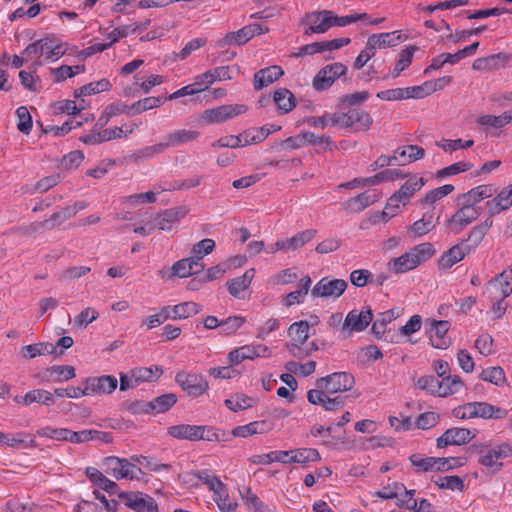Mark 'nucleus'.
<instances>
[{
    "label": "nucleus",
    "instance_id": "obj_38",
    "mask_svg": "<svg viewBox=\"0 0 512 512\" xmlns=\"http://www.w3.org/2000/svg\"><path fill=\"white\" fill-rule=\"evenodd\" d=\"M492 225L493 220L487 218L484 222L474 226L470 230L468 237L465 240H463L464 244L469 245L470 248L477 247L481 243L489 229L492 227Z\"/></svg>",
    "mask_w": 512,
    "mask_h": 512
},
{
    "label": "nucleus",
    "instance_id": "obj_7",
    "mask_svg": "<svg viewBox=\"0 0 512 512\" xmlns=\"http://www.w3.org/2000/svg\"><path fill=\"white\" fill-rule=\"evenodd\" d=\"M118 498L126 507L135 512H159L154 498L143 492H120Z\"/></svg>",
    "mask_w": 512,
    "mask_h": 512
},
{
    "label": "nucleus",
    "instance_id": "obj_53",
    "mask_svg": "<svg viewBox=\"0 0 512 512\" xmlns=\"http://www.w3.org/2000/svg\"><path fill=\"white\" fill-rule=\"evenodd\" d=\"M200 435L202 437L200 440H206V441H230L231 440V434L225 430L217 429L211 426H202L200 429Z\"/></svg>",
    "mask_w": 512,
    "mask_h": 512
},
{
    "label": "nucleus",
    "instance_id": "obj_46",
    "mask_svg": "<svg viewBox=\"0 0 512 512\" xmlns=\"http://www.w3.org/2000/svg\"><path fill=\"white\" fill-rule=\"evenodd\" d=\"M288 455H290V452L287 451H271L267 454L254 455L251 457L250 461L256 465H268L273 462L287 464Z\"/></svg>",
    "mask_w": 512,
    "mask_h": 512
},
{
    "label": "nucleus",
    "instance_id": "obj_10",
    "mask_svg": "<svg viewBox=\"0 0 512 512\" xmlns=\"http://www.w3.org/2000/svg\"><path fill=\"white\" fill-rule=\"evenodd\" d=\"M373 320L370 306H365L361 311L351 310L342 323V332L350 335L352 332L364 331Z\"/></svg>",
    "mask_w": 512,
    "mask_h": 512
},
{
    "label": "nucleus",
    "instance_id": "obj_41",
    "mask_svg": "<svg viewBox=\"0 0 512 512\" xmlns=\"http://www.w3.org/2000/svg\"><path fill=\"white\" fill-rule=\"evenodd\" d=\"M425 185V180L422 177L413 176L409 178L397 191L403 199V205H405L414 193L420 190Z\"/></svg>",
    "mask_w": 512,
    "mask_h": 512
},
{
    "label": "nucleus",
    "instance_id": "obj_45",
    "mask_svg": "<svg viewBox=\"0 0 512 512\" xmlns=\"http://www.w3.org/2000/svg\"><path fill=\"white\" fill-rule=\"evenodd\" d=\"M434 227L433 212L427 211L423 214V217L415 221L409 229L413 232L414 236L420 237L430 232Z\"/></svg>",
    "mask_w": 512,
    "mask_h": 512
},
{
    "label": "nucleus",
    "instance_id": "obj_13",
    "mask_svg": "<svg viewBox=\"0 0 512 512\" xmlns=\"http://www.w3.org/2000/svg\"><path fill=\"white\" fill-rule=\"evenodd\" d=\"M329 10H320L306 13L302 19V23L308 27L305 29V35L312 33H325L331 28L329 22Z\"/></svg>",
    "mask_w": 512,
    "mask_h": 512
},
{
    "label": "nucleus",
    "instance_id": "obj_15",
    "mask_svg": "<svg viewBox=\"0 0 512 512\" xmlns=\"http://www.w3.org/2000/svg\"><path fill=\"white\" fill-rule=\"evenodd\" d=\"M430 325V342L434 348L446 349L450 345V340L446 337L450 329V323L446 320H428L426 325Z\"/></svg>",
    "mask_w": 512,
    "mask_h": 512
},
{
    "label": "nucleus",
    "instance_id": "obj_48",
    "mask_svg": "<svg viewBox=\"0 0 512 512\" xmlns=\"http://www.w3.org/2000/svg\"><path fill=\"white\" fill-rule=\"evenodd\" d=\"M198 478L200 485H206L213 494H219L221 490H225V484L217 476L211 474L208 469L199 470Z\"/></svg>",
    "mask_w": 512,
    "mask_h": 512
},
{
    "label": "nucleus",
    "instance_id": "obj_56",
    "mask_svg": "<svg viewBox=\"0 0 512 512\" xmlns=\"http://www.w3.org/2000/svg\"><path fill=\"white\" fill-rule=\"evenodd\" d=\"M309 324L307 321H299L290 325L288 329L289 336L296 342L304 344L308 337Z\"/></svg>",
    "mask_w": 512,
    "mask_h": 512
},
{
    "label": "nucleus",
    "instance_id": "obj_54",
    "mask_svg": "<svg viewBox=\"0 0 512 512\" xmlns=\"http://www.w3.org/2000/svg\"><path fill=\"white\" fill-rule=\"evenodd\" d=\"M165 151V147L163 145V142L146 146L144 148H141L139 150H136L132 153L130 158L134 160L135 162L148 160L153 158L155 155L160 154Z\"/></svg>",
    "mask_w": 512,
    "mask_h": 512
},
{
    "label": "nucleus",
    "instance_id": "obj_3",
    "mask_svg": "<svg viewBox=\"0 0 512 512\" xmlns=\"http://www.w3.org/2000/svg\"><path fill=\"white\" fill-rule=\"evenodd\" d=\"M248 110L244 104H225L206 109L201 114V121L206 125L218 124L244 114Z\"/></svg>",
    "mask_w": 512,
    "mask_h": 512
},
{
    "label": "nucleus",
    "instance_id": "obj_11",
    "mask_svg": "<svg viewBox=\"0 0 512 512\" xmlns=\"http://www.w3.org/2000/svg\"><path fill=\"white\" fill-rule=\"evenodd\" d=\"M510 456H512V447L508 443H502L494 447L489 446L486 453L478 458V462L482 466L492 468L493 472H498L503 467V463L498 460Z\"/></svg>",
    "mask_w": 512,
    "mask_h": 512
},
{
    "label": "nucleus",
    "instance_id": "obj_59",
    "mask_svg": "<svg viewBox=\"0 0 512 512\" xmlns=\"http://www.w3.org/2000/svg\"><path fill=\"white\" fill-rule=\"evenodd\" d=\"M481 379L490 382L496 386H500L505 382V372L499 367H489L484 369L480 375Z\"/></svg>",
    "mask_w": 512,
    "mask_h": 512
},
{
    "label": "nucleus",
    "instance_id": "obj_34",
    "mask_svg": "<svg viewBox=\"0 0 512 512\" xmlns=\"http://www.w3.org/2000/svg\"><path fill=\"white\" fill-rule=\"evenodd\" d=\"M163 373L162 367L155 365L153 367H138L131 370V378L135 385L140 382H152L157 380Z\"/></svg>",
    "mask_w": 512,
    "mask_h": 512
},
{
    "label": "nucleus",
    "instance_id": "obj_9",
    "mask_svg": "<svg viewBox=\"0 0 512 512\" xmlns=\"http://www.w3.org/2000/svg\"><path fill=\"white\" fill-rule=\"evenodd\" d=\"M348 283L344 279H329L323 277L311 289L313 298H333L337 299L347 289Z\"/></svg>",
    "mask_w": 512,
    "mask_h": 512
},
{
    "label": "nucleus",
    "instance_id": "obj_55",
    "mask_svg": "<svg viewBox=\"0 0 512 512\" xmlns=\"http://www.w3.org/2000/svg\"><path fill=\"white\" fill-rule=\"evenodd\" d=\"M483 295L490 301H504L507 298V292H503L498 279H491L486 283Z\"/></svg>",
    "mask_w": 512,
    "mask_h": 512
},
{
    "label": "nucleus",
    "instance_id": "obj_21",
    "mask_svg": "<svg viewBox=\"0 0 512 512\" xmlns=\"http://www.w3.org/2000/svg\"><path fill=\"white\" fill-rule=\"evenodd\" d=\"M176 402L177 396L173 393H167L158 396L149 402H138L136 405L142 406L144 413H164L168 411Z\"/></svg>",
    "mask_w": 512,
    "mask_h": 512
},
{
    "label": "nucleus",
    "instance_id": "obj_2",
    "mask_svg": "<svg viewBox=\"0 0 512 512\" xmlns=\"http://www.w3.org/2000/svg\"><path fill=\"white\" fill-rule=\"evenodd\" d=\"M329 121L332 126H338L344 129L353 128L355 131L368 130L373 124L371 115L358 108L350 109L345 113H332L329 117Z\"/></svg>",
    "mask_w": 512,
    "mask_h": 512
},
{
    "label": "nucleus",
    "instance_id": "obj_44",
    "mask_svg": "<svg viewBox=\"0 0 512 512\" xmlns=\"http://www.w3.org/2000/svg\"><path fill=\"white\" fill-rule=\"evenodd\" d=\"M201 305L195 302H183L172 307V319H186L198 314L201 311Z\"/></svg>",
    "mask_w": 512,
    "mask_h": 512
},
{
    "label": "nucleus",
    "instance_id": "obj_43",
    "mask_svg": "<svg viewBox=\"0 0 512 512\" xmlns=\"http://www.w3.org/2000/svg\"><path fill=\"white\" fill-rule=\"evenodd\" d=\"M34 402L43 405H51L54 403L53 394L43 389H35L27 392L22 397V403L26 406Z\"/></svg>",
    "mask_w": 512,
    "mask_h": 512
},
{
    "label": "nucleus",
    "instance_id": "obj_12",
    "mask_svg": "<svg viewBox=\"0 0 512 512\" xmlns=\"http://www.w3.org/2000/svg\"><path fill=\"white\" fill-rule=\"evenodd\" d=\"M481 214V208L460 207L446 222L447 228L454 234L460 233Z\"/></svg>",
    "mask_w": 512,
    "mask_h": 512
},
{
    "label": "nucleus",
    "instance_id": "obj_51",
    "mask_svg": "<svg viewBox=\"0 0 512 512\" xmlns=\"http://www.w3.org/2000/svg\"><path fill=\"white\" fill-rule=\"evenodd\" d=\"M251 38H252L251 29L248 28V26H245L236 32L228 33L219 42V46L230 45V44L242 45V44H245Z\"/></svg>",
    "mask_w": 512,
    "mask_h": 512
},
{
    "label": "nucleus",
    "instance_id": "obj_18",
    "mask_svg": "<svg viewBox=\"0 0 512 512\" xmlns=\"http://www.w3.org/2000/svg\"><path fill=\"white\" fill-rule=\"evenodd\" d=\"M268 352V347L264 345H245L232 350L228 359L230 364H239L245 359H254L255 357H264Z\"/></svg>",
    "mask_w": 512,
    "mask_h": 512
},
{
    "label": "nucleus",
    "instance_id": "obj_32",
    "mask_svg": "<svg viewBox=\"0 0 512 512\" xmlns=\"http://www.w3.org/2000/svg\"><path fill=\"white\" fill-rule=\"evenodd\" d=\"M288 452H290V455H288L287 464H306L308 462H317L321 459L318 450L315 448H298Z\"/></svg>",
    "mask_w": 512,
    "mask_h": 512
},
{
    "label": "nucleus",
    "instance_id": "obj_36",
    "mask_svg": "<svg viewBox=\"0 0 512 512\" xmlns=\"http://www.w3.org/2000/svg\"><path fill=\"white\" fill-rule=\"evenodd\" d=\"M51 37H45L29 44L23 51V54L27 58L39 59L41 56H45L49 60Z\"/></svg>",
    "mask_w": 512,
    "mask_h": 512
},
{
    "label": "nucleus",
    "instance_id": "obj_42",
    "mask_svg": "<svg viewBox=\"0 0 512 512\" xmlns=\"http://www.w3.org/2000/svg\"><path fill=\"white\" fill-rule=\"evenodd\" d=\"M110 86H111V84H110L109 80L103 78L99 81L91 82V83H88L86 85H83V86L77 88L74 91V97L80 98L82 96H88V95H93V94H97L100 92H104V91L109 90Z\"/></svg>",
    "mask_w": 512,
    "mask_h": 512
},
{
    "label": "nucleus",
    "instance_id": "obj_28",
    "mask_svg": "<svg viewBox=\"0 0 512 512\" xmlns=\"http://www.w3.org/2000/svg\"><path fill=\"white\" fill-rule=\"evenodd\" d=\"M85 473L94 485H97L109 495H118V485L114 481L108 479L102 472L94 467H87Z\"/></svg>",
    "mask_w": 512,
    "mask_h": 512
},
{
    "label": "nucleus",
    "instance_id": "obj_24",
    "mask_svg": "<svg viewBox=\"0 0 512 512\" xmlns=\"http://www.w3.org/2000/svg\"><path fill=\"white\" fill-rule=\"evenodd\" d=\"M416 386L419 389L438 397L450 396L453 391L451 388L444 389V386L440 383V379L434 375H426L418 378Z\"/></svg>",
    "mask_w": 512,
    "mask_h": 512
},
{
    "label": "nucleus",
    "instance_id": "obj_61",
    "mask_svg": "<svg viewBox=\"0 0 512 512\" xmlns=\"http://www.w3.org/2000/svg\"><path fill=\"white\" fill-rule=\"evenodd\" d=\"M454 191V186L451 184H446L441 187L435 188L433 190H430L427 192L424 196V198L421 200L422 203L425 204H434L438 200L442 199L443 197L447 196L451 192Z\"/></svg>",
    "mask_w": 512,
    "mask_h": 512
},
{
    "label": "nucleus",
    "instance_id": "obj_4",
    "mask_svg": "<svg viewBox=\"0 0 512 512\" xmlns=\"http://www.w3.org/2000/svg\"><path fill=\"white\" fill-rule=\"evenodd\" d=\"M102 466L104 472L117 480L129 478L134 479L137 477L136 472L142 473L141 469L136 465L130 463L125 458L116 456H109L103 459Z\"/></svg>",
    "mask_w": 512,
    "mask_h": 512
},
{
    "label": "nucleus",
    "instance_id": "obj_57",
    "mask_svg": "<svg viewBox=\"0 0 512 512\" xmlns=\"http://www.w3.org/2000/svg\"><path fill=\"white\" fill-rule=\"evenodd\" d=\"M165 98L159 97H146L141 99L129 106V110H132V114H139L144 111L160 106Z\"/></svg>",
    "mask_w": 512,
    "mask_h": 512
},
{
    "label": "nucleus",
    "instance_id": "obj_26",
    "mask_svg": "<svg viewBox=\"0 0 512 512\" xmlns=\"http://www.w3.org/2000/svg\"><path fill=\"white\" fill-rule=\"evenodd\" d=\"M201 425L179 424L168 428V434L176 439L199 441Z\"/></svg>",
    "mask_w": 512,
    "mask_h": 512
},
{
    "label": "nucleus",
    "instance_id": "obj_40",
    "mask_svg": "<svg viewBox=\"0 0 512 512\" xmlns=\"http://www.w3.org/2000/svg\"><path fill=\"white\" fill-rule=\"evenodd\" d=\"M398 317V312L395 309H390L378 314L376 320L372 324L371 331L378 338H382L385 333L386 325L391 323Z\"/></svg>",
    "mask_w": 512,
    "mask_h": 512
},
{
    "label": "nucleus",
    "instance_id": "obj_8",
    "mask_svg": "<svg viewBox=\"0 0 512 512\" xmlns=\"http://www.w3.org/2000/svg\"><path fill=\"white\" fill-rule=\"evenodd\" d=\"M347 66L340 62H335L324 66L315 75L312 86L316 91H324L330 88L336 79L345 75Z\"/></svg>",
    "mask_w": 512,
    "mask_h": 512
},
{
    "label": "nucleus",
    "instance_id": "obj_39",
    "mask_svg": "<svg viewBox=\"0 0 512 512\" xmlns=\"http://www.w3.org/2000/svg\"><path fill=\"white\" fill-rule=\"evenodd\" d=\"M317 234L316 229H307L298 232L288 239H284L286 245V252L295 251L303 247L306 243L310 242Z\"/></svg>",
    "mask_w": 512,
    "mask_h": 512
},
{
    "label": "nucleus",
    "instance_id": "obj_33",
    "mask_svg": "<svg viewBox=\"0 0 512 512\" xmlns=\"http://www.w3.org/2000/svg\"><path fill=\"white\" fill-rule=\"evenodd\" d=\"M370 45L374 48L383 49L396 46L402 40L400 31L372 34L369 36Z\"/></svg>",
    "mask_w": 512,
    "mask_h": 512
},
{
    "label": "nucleus",
    "instance_id": "obj_31",
    "mask_svg": "<svg viewBox=\"0 0 512 512\" xmlns=\"http://www.w3.org/2000/svg\"><path fill=\"white\" fill-rule=\"evenodd\" d=\"M273 101L281 114H286L296 106V98L287 88H279L274 92Z\"/></svg>",
    "mask_w": 512,
    "mask_h": 512
},
{
    "label": "nucleus",
    "instance_id": "obj_63",
    "mask_svg": "<svg viewBox=\"0 0 512 512\" xmlns=\"http://www.w3.org/2000/svg\"><path fill=\"white\" fill-rule=\"evenodd\" d=\"M245 321V318L242 316H230L220 321V331L224 335H231L236 332Z\"/></svg>",
    "mask_w": 512,
    "mask_h": 512
},
{
    "label": "nucleus",
    "instance_id": "obj_49",
    "mask_svg": "<svg viewBox=\"0 0 512 512\" xmlns=\"http://www.w3.org/2000/svg\"><path fill=\"white\" fill-rule=\"evenodd\" d=\"M476 122L480 126H489L497 129L502 128L511 122V113L504 112L499 116L482 115L477 118Z\"/></svg>",
    "mask_w": 512,
    "mask_h": 512
},
{
    "label": "nucleus",
    "instance_id": "obj_25",
    "mask_svg": "<svg viewBox=\"0 0 512 512\" xmlns=\"http://www.w3.org/2000/svg\"><path fill=\"white\" fill-rule=\"evenodd\" d=\"M272 429V423L266 420L253 421L246 425L235 427L231 432L232 437H248L255 434L267 433Z\"/></svg>",
    "mask_w": 512,
    "mask_h": 512
},
{
    "label": "nucleus",
    "instance_id": "obj_14",
    "mask_svg": "<svg viewBox=\"0 0 512 512\" xmlns=\"http://www.w3.org/2000/svg\"><path fill=\"white\" fill-rule=\"evenodd\" d=\"M475 437L467 428L453 427L447 429L440 437L437 438V447L444 448L450 445H464Z\"/></svg>",
    "mask_w": 512,
    "mask_h": 512
},
{
    "label": "nucleus",
    "instance_id": "obj_6",
    "mask_svg": "<svg viewBox=\"0 0 512 512\" xmlns=\"http://www.w3.org/2000/svg\"><path fill=\"white\" fill-rule=\"evenodd\" d=\"M354 384L355 379L353 375L348 372H334L316 381V387L325 389L329 394L349 391Z\"/></svg>",
    "mask_w": 512,
    "mask_h": 512
},
{
    "label": "nucleus",
    "instance_id": "obj_60",
    "mask_svg": "<svg viewBox=\"0 0 512 512\" xmlns=\"http://www.w3.org/2000/svg\"><path fill=\"white\" fill-rule=\"evenodd\" d=\"M435 484L440 489H449L453 491H463L465 488L463 479L456 475L439 477L437 480H435Z\"/></svg>",
    "mask_w": 512,
    "mask_h": 512
},
{
    "label": "nucleus",
    "instance_id": "obj_19",
    "mask_svg": "<svg viewBox=\"0 0 512 512\" xmlns=\"http://www.w3.org/2000/svg\"><path fill=\"white\" fill-rule=\"evenodd\" d=\"M379 198V194L376 190L365 191L356 197L349 198L343 207L346 211L351 213H360L368 206L375 203Z\"/></svg>",
    "mask_w": 512,
    "mask_h": 512
},
{
    "label": "nucleus",
    "instance_id": "obj_58",
    "mask_svg": "<svg viewBox=\"0 0 512 512\" xmlns=\"http://www.w3.org/2000/svg\"><path fill=\"white\" fill-rule=\"evenodd\" d=\"M410 462L414 467L421 472L436 471L437 458L436 457H422L420 454H412L409 457Z\"/></svg>",
    "mask_w": 512,
    "mask_h": 512
},
{
    "label": "nucleus",
    "instance_id": "obj_62",
    "mask_svg": "<svg viewBox=\"0 0 512 512\" xmlns=\"http://www.w3.org/2000/svg\"><path fill=\"white\" fill-rule=\"evenodd\" d=\"M16 116L18 119L17 128L24 134H29L32 129V116L25 106H20L16 110Z\"/></svg>",
    "mask_w": 512,
    "mask_h": 512
},
{
    "label": "nucleus",
    "instance_id": "obj_16",
    "mask_svg": "<svg viewBox=\"0 0 512 512\" xmlns=\"http://www.w3.org/2000/svg\"><path fill=\"white\" fill-rule=\"evenodd\" d=\"M117 378L112 375L88 377L83 381L87 385L88 394H111L117 388Z\"/></svg>",
    "mask_w": 512,
    "mask_h": 512
},
{
    "label": "nucleus",
    "instance_id": "obj_30",
    "mask_svg": "<svg viewBox=\"0 0 512 512\" xmlns=\"http://www.w3.org/2000/svg\"><path fill=\"white\" fill-rule=\"evenodd\" d=\"M254 273V269H249L242 276L236 277L228 282L229 293L235 298L243 299V293L250 286Z\"/></svg>",
    "mask_w": 512,
    "mask_h": 512
},
{
    "label": "nucleus",
    "instance_id": "obj_22",
    "mask_svg": "<svg viewBox=\"0 0 512 512\" xmlns=\"http://www.w3.org/2000/svg\"><path fill=\"white\" fill-rule=\"evenodd\" d=\"M510 59V54L502 52L487 57L477 58L472 64V69L476 71L499 69L504 67Z\"/></svg>",
    "mask_w": 512,
    "mask_h": 512
},
{
    "label": "nucleus",
    "instance_id": "obj_52",
    "mask_svg": "<svg viewBox=\"0 0 512 512\" xmlns=\"http://www.w3.org/2000/svg\"><path fill=\"white\" fill-rule=\"evenodd\" d=\"M224 403L228 409L238 412L251 408L254 405L255 400L254 398L248 397L244 394H235L231 398L226 399Z\"/></svg>",
    "mask_w": 512,
    "mask_h": 512
},
{
    "label": "nucleus",
    "instance_id": "obj_20",
    "mask_svg": "<svg viewBox=\"0 0 512 512\" xmlns=\"http://www.w3.org/2000/svg\"><path fill=\"white\" fill-rule=\"evenodd\" d=\"M470 252V247L464 244V241L452 246L449 250L444 252L438 261L440 269H450L454 264L461 261Z\"/></svg>",
    "mask_w": 512,
    "mask_h": 512
},
{
    "label": "nucleus",
    "instance_id": "obj_23",
    "mask_svg": "<svg viewBox=\"0 0 512 512\" xmlns=\"http://www.w3.org/2000/svg\"><path fill=\"white\" fill-rule=\"evenodd\" d=\"M284 74L283 69L280 66L273 65L258 70L254 74L253 86L255 90H261L264 87L272 84L278 80Z\"/></svg>",
    "mask_w": 512,
    "mask_h": 512
},
{
    "label": "nucleus",
    "instance_id": "obj_17",
    "mask_svg": "<svg viewBox=\"0 0 512 512\" xmlns=\"http://www.w3.org/2000/svg\"><path fill=\"white\" fill-rule=\"evenodd\" d=\"M186 214L187 209L185 207L164 210L155 217L154 226L163 231H170Z\"/></svg>",
    "mask_w": 512,
    "mask_h": 512
},
{
    "label": "nucleus",
    "instance_id": "obj_27",
    "mask_svg": "<svg viewBox=\"0 0 512 512\" xmlns=\"http://www.w3.org/2000/svg\"><path fill=\"white\" fill-rule=\"evenodd\" d=\"M200 133L196 130L179 129L166 135L163 145L165 150L196 140Z\"/></svg>",
    "mask_w": 512,
    "mask_h": 512
},
{
    "label": "nucleus",
    "instance_id": "obj_50",
    "mask_svg": "<svg viewBox=\"0 0 512 512\" xmlns=\"http://www.w3.org/2000/svg\"><path fill=\"white\" fill-rule=\"evenodd\" d=\"M239 492L244 503L249 508H253L256 512H272V510L268 508V506H266L256 494L252 493L249 487H243Z\"/></svg>",
    "mask_w": 512,
    "mask_h": 512
},
{
    "label": "nucleus",
    "instance_id": "obj_47",
    "mask_svg": "<svg viewBox=\"0 0 512 512\" xmlns=\"http://www.w3.org/2000/svg\"><path fill=\"white\" fill-rule=\"evenodd\" d=\"M405 174L399 169H387L375 174L374 176L363 179V184L377 185L384 181H394L395 179L405 178Z\"/></svg>",
    "mask_w": 512,
    "mask_h": 512
},
{
    "label": "nucleus",
    "instance_id": "obj_64",
    "mask_svg": "<svg viewBox=\"0 0 512 512\" xmlns=\"http://www.w3.org/2000/svg\"><path fill=\"white\" fill-rule=\"evenodd\" d=\"M400 203L403 204V199L396 191L392 196H390L384 210L381 213L383 219L387 221L394 217L399 212Z\"/></svg>",
    "mask_w": 512,
    "mask_h": 512
},
{
    "label": "nucleus",
    "instance_id": "obj_5",
    "mask_svg": "<svg viewBox=\"0 0 512 512\" xmlns=\"http://www.w3.org/2000/svg\"><path fill=\"white\" fill-rule=\"evenodd\" d=\"M175 382L193 398L203 395L209 388L207 380L199 373L180 371L175 376Z\"/></svg>",
    "mask_w": 512,
    "mask_h": 512
},
{
    "label": "nucleus",
    "instance_id": "obj_1",
    "mask_svg": "<svg viewBox=\"0 0 512 512\" xmlns=\"http://www.w3.org/2000/svg\"><path fill=\"white\" fill-rule=\"evenodd\" d=\"M434 253L435 249L431 243H421L401 256L391 259L388 262V268L396 274H402L415 269L430 259Z\"/></svg>",
    "mask_w": 512,
    "mask_h": 512
},
{
    "label": "nucleus",
    "instance_id": "obj_29",
    "mask_svg": "<svg viewBox=\"0 0 512 512\" xmlns=\"http://www.w3.org/2000/svg\"><path fill=\"white\" fill-rule=\"evenodd\" d=\"M21 353L23 357L27 359H33L36 356L40 355H56L60 356L63 355V350H56V346H54L51 343H36V344H30L23 346L21 348Z\"/></svg>",
    "mask_w": 512,
    "mask_h": 512
},
{
    "label": "nucleus",
    "instance_id": "obj_37",
    "mask_svg": "<svg viewBox=\"0 0 512 512\" xmlns=\"http://www.w3.org/2000/svg\"><path fill=\"white\" fill-rule=\"evenodd\" d=\"M476 418L503 419L507 416V410L494 406L488 402H475Z\"/></svg>",
    "mask_w": 512,
    "mask_h": 512
},
{
    "label": "nucleus",
    "instance_id": "obj_35",
    "mask_svg": "<svg viewBox=\"0 0 512 512\" xmlns=\"http://www.w3.org/2000/svg\"><path fill=\"white\" fill-rule=\"evenodd\" d=\"M394 155L398 156V165H405L422 159L425 155V150L417 145H407L395 150Z\"/></svg>",
    "mask_w": 512,
    "mask_h": 512
}]
</instances>
